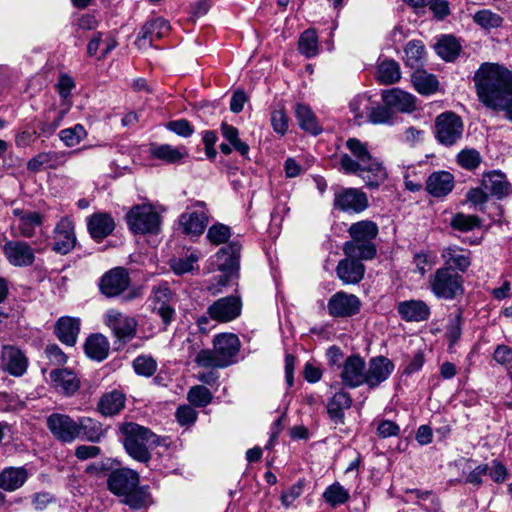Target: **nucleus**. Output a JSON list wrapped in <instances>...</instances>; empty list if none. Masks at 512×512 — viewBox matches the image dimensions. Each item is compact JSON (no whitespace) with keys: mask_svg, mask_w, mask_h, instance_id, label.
I'll return each mask as SVG.
<instances>
[{"mask_svg":"<svg viewBox=\"0 0 512 512\" xmlns=\"http://www.w3.org/2000/svg\"><path fill=\"white\" fill-rule=\"evenodd\" d=\"M453 229L461 232H468L480 226V220L477 216L457 213L453 215L450 221Z\"/></svg>","mask_w":512,"mask_h":512,"instance_id":"54","label":"nucleus"},{"mask_svg":"<svg viewBox=\"0 0 512 512\" xmlns=\"http://www.w3.org/2000/svg\"><path fill=\"white\" fill-rule=\"evenodd\" d=\"M304 489V484L302 481H298L293 484L290 488L282 492L281 495V503L285 508H289L293 505L296 499H298Z\"/></svg>","mask_w":512,"mask_h":512,"instance_id":"61","label":"nucleus"},{"mask_svg":"<svg viewBox=\"0 0 512 512\" xmlns=\"http://www.w3.org/2000/svg\"><path fill=\"white\" fill-rule=\"evenodd\" d=\"M405 63L407 66L419 69L424 64L425 46L420 40L409 41L405 47Z\"/></svg>","mask_w":512,"mask_h":512,"instance_id":"44","label":"nucleus"},{"mask_svg":"<svg viewBox=\"0 0 512 512\" xmlns=\"http://www.w3.org/2000/svg\"><path fill=\"white\" fill-rule=\"evenodd\" d=\"M377 80L384 85L394 84L401 78L399 64L395 60H384L377 67Z\"/></svg>","mask_w":512,"mask_h":512,"instance_id":"43","label":"nucleus"},{"mask_svg":"<svg viewBox=\"0 0 512 512\" xmlns=\"http://www.w3.org/2000/svg\"><path fill=\"white\" fill-rule=\"evenodd\" d=\"M366 362L359 355H351L346 358L340 374L342 383L349 388H357L365 385Z\"/></svg>","mask_w":512,"mask_h":512,"instance_id":"15","label":"nucleus"},{"mask_svg":"<svg viewBox=\"0 0 512 512\" xmlns=\"http://www.w3.org/2000/svg\"><path fill=\"white\" fill-rule=\"evenodd\" d=\"M126 221L134 234L157 233L161 225V217L151 204L133 206L126 215Z\"/></svg>","mask_w":512,"mask_h":512,"instance_id":"6","label":"nucleus"},{"mask_svg":"<svg viewBox=\"0 0 512 512\" xmlns=\"http://www.w3.org/2000/svg\"><path fill=\"white\" fill-rule=\"evenodd\" d=\"M74 222L69 217H63L54 230L53 250L60 254L69 253L76 245Z\"/></svg>","mask_w":512,"mask_h":512,"instance_id":"19","label":"nucleus"},{"mask_svg":"<svg viewBox=\"0 0 512 512\" xmlns=\"http://www.w3.org/2000/svg\"><path fill=\"white\" fill-rule=\"evenodd\" d=\"M170 31L169 23L163 18H155L147 21L141 28L135 44L140 49H146L153 45L155 40L166 36Z\"/></svg>","mask_w":512,"mask_h":512,"instance_id":"18","label":"nucleus"},{"mask_svg":"<svg viewBox=\"0 0 512 512\" xmlns=\"http://www.w3.org/2000/svg\"><path fill=\"white\" fill-rule=\"evenodd\" d=\"M242 301L237 295H230L213 302L207 309L209 316L218 322L227 323L241 314Z\"/></svg>","mask_w":512,"mask_h":512,"instance_id":"13","label":"nucleus"},{"mask_svg":"<svg viewBox=\"0 0 512 512\" xmlns=\"http://www.w3.org/2000/svg\"><path fill=\"white\" fill-rule=\"evenodd\" d=\"M151 155L167 163L176 164L188 157V150L185 146L174 147L170 144H162L153 147L151 149Z\"/></svg>","mask_w":512,"mask_h":512,"instance_id":"40","label":"nucleus"},{"mask_svg":"<svg viewBox=\"0 0 512 512\" xmlns=\"http://www.w3.org/2000/svg\"><path fill=\"white\" fill-rule=\"evenodd\" d=\"M428 288L437 299L453 300L463 292V277L450 267H440L429 276Z\"/></svg>","mask_w":512,"mask_h":512,"instance_id":"5","label":"nucleus"},{"mask_svg":"<svg viewBox=\"0 0 512 512\" xmlns=\"http://www.w3.org/2000/svg\"><path fill=\"white\" fill-rule=\"evenodd\" d=\"M345 256L358 257L361 260H371L376 256L377 248L374 242L363 239H350L343 245Z\"/></svg>","mask_w":512,"mask_h":512,"instance_id":"37","label":"nucleus"},{"mask_svg":"<svg viewBox=\"0 0 512 512\" xmlns=\"http://www.w3.org/2000/svg\"><path fill=\"white\" fill-rule=\"evenodd\" d=\"M361 308L360 299L345 291H338L333 294L327 303L328 313L335 318L351 317L359 313Z\"/></svg>","mask_w":512,"mask_h":512,"instance_id":"12","label":"nucleus"},{"mask_svg":"<svg viewBox=\"0 0 512 512\" xmlns=\"http://www.w3.org/2000/svg\"><path fill=\"white\" fill-rule=\"evenodd\" d=\"M235 273L220 271V274L213 276L207 283L206 289L211 295H217L223 292V288L230 285Z\"/></svg>","mask_w":512,"mask_h":512,"instance_id":"55","label":"nucleus"},{"mask_svg":"<svg viewBox=\"0 0 512 512\" xmlns=\"http://www.w3.org/2000/svg\"><path fill=\"white\" fill-rule=\"evenodd\" d=\"M481 186L488 192L491 197L498 200L512 194L511 184L508 182L504 173L500 171L486 172L482 176Z\"/></svg>","mask_w":512,"mask_h":512,"instance_id":"24","label":"nucleus"},{"mask_svg":"<svg viewBox=\"0 0 512 512\" xmlns=\"http://www.w3.org/2000/svg\"><path fill=\"white\" fill-rule=\"evenodd\" d=\"M240 349L239 338L233 333L214 337L213 349H202L195 356V363L203 368H225L236 361Z\"/></svg>","mask_w":512,"mask_h":512,"instance_id":"3","label":"nucleus"},{"mask_svg":"<svg viewBox=\"0 0 512 512\" xmlns=\"http://www.w3.org/2000/svg\"><path fill=\"white\" fill-rule=\"evenodd\" d=\"M473 20L478 26L486 30L498 28L503 23V18L489 9L477 11L473 15Z\"/></svg>","mask_w":512,"mask_h":512,"instance_id":"49","label":"nucleus"},{"mask_svg":"<svg viewBox=\"0 0 512 512\" xmlns=\"http://www.w3.org/2000/svg\"><path fill=\"white\" fill-rule=\"evenodd\" d=\"M362 261L358 257L346 256L338 262L336 274L343 284H358L364 278L365 266Z\"/></svg>","mask_w":512,"mask_h":512,"instance_id":"21","label":"nucleus"},{"mask_svg":"<svg viewBox=\"0 0 512 512\" xmlns=\"http://www.w3.org/2000/svg\"><path fill=\"white\" fill-rule=\"evenodd\" d=\"M13 213L19 218L18 228L24 237L33 236L35 229L42 223V216L38 212H23L15 209Z\"/></svg>","mask_w":512,"mask_h":512,"instance_id":"42","label":"nucleus"},{"mask_svg":"<svg viewBox=\"0 0 512 512\" xmlns=\"http://www.w3.org/2000/svg\"><path fill=\"white\" fill-rule=\"evenodd\" d=\"M130 284L128 272L124 268H114L107 272L101 279V292L114 297L125 291Z\"/></svg>","mask_w":512,"mask_h":512,"instance_id":"22","label":"nucleus"},{"mask_svg":"<svg viewBox=\"0 0 512 512\" xmlns=\"http://www.w3.org/2000/svg\"><path fill=\"white\" fill-rule=\"evenodd\" d=\"M271 124L274 131L281 136L288 130V117L283 109L274 110L271 114Z\"/></svg>","mask_w":512,"mask_h":512,"instance_id":"63","label":"nucleus"},{"mask_svg":"<svg viewBox=\"0 0 512 512\" xmlns=\"http://www.w3.org/2000/svg\"><path fill=\"white\" fill-rule=\"evenodd\" d=\"M50 379L55 389L66 396L75 394L80 388L79 377L74 371L67 368L52 370Z\"/></svg>","mask_w":512,"mask_h":512,"instance_id":"27","label":"nucleus"},{"mask_svg":"<svg viewBox=\"0 0 512 512\" xmlns=\"http://www.w3.org/2000/svg\"><path fill=\"white\" fill-rule=\"evenodd\" d=\"M103 321L119 340L129 341L136 335L137 321L135 318L125 315L118 310H108L104 314Z\"/></svg>","mask_w":512,"mask_h":512,"instance_id":"10","label":"nucleus"},{"mask_svg":"<svg viewBox=\"0 0 512 512\" xmlns=\"http://www.w3.org/2000/svg\"><path fill=\"white\" fill-rule=\"evenodd\" d=\"M397 312L401 319L406 322L426 321L431 314L430 307L426 302L419 299L401 301L397 305Z\"/></svg>","mask_w":512,"mask_h":512,"instance_id":"26","label":"nucleus"},{"mask_svg":"<svg viewBox=\"0 0 512 512\" xmlns=\"http://www.w3.org/2000/svg\"><path fill=\"white\" fill-rule=\"evenodd\" d=\"M198 261V256L194 253L184 257V258H176L171 260V268L172 270L178 274L182 275L188 272H191L194 268V264Z\"/></svg>","mask_w":512,"mask_h":512,"instance_id":"60","label":"nucleus"},{"mask_svg":"<svg viewBox=\"0 0 512 512\" xmlns=\"http://www.w3.org/2000/svg\"><path fill=\"white\" fill-rule=\"evenodd\" d=\"M461 46L451 35L442 36L435 45L436 53L446 61H453L460 52Z\"/></svg>","mask_w":512,"mask_h":512,"instance_id":"45","label":"nucleus"},{"mask_svg":"<svg viewBox=\"0 0 512 512\" xmlns=\"http://www.w3.org/2000/svg\"><path fill=\"white\" fill-rule=\"evenodd\" d=\"M119 431L127 454L138 462L148 463L151 460L150 449L159 443L157 435L134 422L120 424Z\"/></svg>","mask_w":512,"mask_h":512,"instance_id":"4","label":"nucleus"},{"mask_svg":"<svg viewBox=\"0 0 512 512\" xmlns=\"http://www.w3.org/2000/svg\"><path fill=\"white\" fill-rule=\"evenodd\" d=\"M382 100L390 109L400 112L415 110V97L401 89L393 88L382 92Z\"/></svg>","mask_w":512,"mask_h":512,"instance_id":"29","label":"nucleus"},{"mask_svg":"<svg viewBox=\"0 0 512 512\" xmlns=\"http://www.w3.org/2000/svg\"><path fill=\"white\" fill-rule=\"evenodd\" d=\"M212 393L208 388L202 385H196L190 388L187 394L188 401L196 407H205L212 401Z\"/></svg>","mask_w":512,"mask_h":512,"instance_id":"53","label":"nucleus"},{"mask_svg":"<svg viewBox=\"0 0 512 512\" xmlns=\"http://www.w3.org/2000/svg\"><path fill=\"white\" fill-rule=\"evenodd\" d=\"M441 257L445 264L443 267H450L453 271L465 272L471 265V252L457 245L443 248Z\"/></svg>","mask_w":512,"mask_h":512,"instance_id":"28","label":"nucleus"},{"mask_svg":"<svg viewBox=\"0 0 512 512\" xmlns=\"http://www.w3.org/2000/svg\"><path fill=\"white\" fill-rule=\"evenodd\" d=\"M152 311L157 313L167 327L175 317L176 297L169 286L164 283L154 287L150 296Z\"/></svg>","mask_w":512,"mask_h":512,"instance_id":"8","label":"nucleus"},{"mask_svg":"<svg viewBox=\"0 0 512 512\" xmlns=\"http://www.w3.org/2000/svg\"><path fill=\"white\" fill-rule=\"evenodd\" d=\"M206 237L214 245L224 244L231 237V229L227 225L217 223L208 229Z\"/></svg>","mask_w":512,"mask_h":512,"instance_id":"57","label":"nucleus"},{"mask_svg":"<svg viewBox=\"0 0 512 512\" xmlns=\"http://www.w3.org/2000/svg\"><path fill=\"white\" fill-rule=\"evenodd\" d=\"M139 475L127 468L112 471L107 479L108 489L115 495L124 496L137 488Z\"/></svg>","mask_w":512,"mask_h":512,"instance_id":"16","label":"nucleus"},{"mask_svg":"<svg viewBox=\"0 0 512 512\" xmlns=\"http://www.w3.org/2000/svg\"><path fill=\"white\" fill-rule=\"evenodd\" d=\"M115 229L114 219L107 213H95L88 220V230L91 237L101 241Z\"/></svg>","mask_w":512,"mask_h":512,"instance_id":"33","label":"nucleus"},{"mask_svg":"<svg viewBox=\"0 0 512 512\" xmlns=\"http://www.w3.org/2000/svg\"><path fill=\"white\" fill-rule=\"evenodd\" d=\"M125 407V395L117 390L105 393L101 396L97 409L104 416H114Z\"/></svg>","mask_w":512,"mask_h":512,"instance_id":"38","label":"nucleus"},{"mask_svg":"<svg viewBox=\"0 0 512 512\" xmlns=\"http://www.w3.org/2000/svg\"><path fill=\"white\" fill-rule=\"evenodd\" d=\"M352 405V398L349 393L339 391L328 401L327 413L334 424H344L345 413Z\"/></svg>","mask_w":512,"mask_h":512,"instance_id":"34","label":"nucleus"},{"mask_svg":"<svg viewBox=\"0 0 512 512\" xmlns=\"http://www.w3.org/2000/svg\"><path fill=\"white\" fill-rule=\"evenodd\" d=\"M298 50L306 58H312L318 54V36L314 29H307L301 34Z\"/></svg>","mask_w":512,"mask_h":512,"instance_id":"46","label":"nucleus"},{"mask_svg":"<svg viewBox=\"0 0 512 512\" xmlns=\"http://www.w3.org/2000/svg\"><path fill=\"white\" fill-rule=\"evenodd\" d=\"M473 82L479 102L488 109L496 110L512 98V71L505 66L482 63Z\"/></svg>","mask_w":512,"mask_h":512,"instance_id":"2","label":"nucleus"},{"mask_svg":"<svg viewBox=\"0 0 512 512\" xmlns=\"http://www.w3.org/2000/svg\"><path fill=\"white\" fill-rule=\"evenodd\" d=\"M241 246L236 242H231L222 247L215 255L213 262L218 271H228L234 273L240 254Z\"/></svg>","mask_w":512,"mask_h":512,"instance_id":"32","label":"nucleus"},{"mask_svg":"<svg viewBox=\"0 0 512 512\" xmlns=\"http://www.w3.org/2000/svg\"><path fill=\"white\" fill-rule=\"evenodd\" d=\"M393 111L388 106H376L371 108L368 118L373 124H392Z\"/></svg>","mask_w":512,"mask_h":512,"instance_id":"59","label":"nucleus"},{"mask_svg":"<svg viewBox=\"0 0 512 512\" xmlns=\"http://www.w3.org/2000/svg\"><path fill=\"white\" fill-rule=\"evenodd\" d=\"M294 113L299 127L307 133L314 136L322 132V127L319 124L317 117L312 109L302 103H297L294 107Z\"/></svg>","mask_w":512,"mask_h":512,"instance_id":"35","label":"nucleus"},{"mask_svg":"<svg viewBox=\"0 0 512 512\" xmlns=\"http://www.w3.org/2000/svg\"><path fill=\"white\" fill-rule=\"evenodd\" d=\"M463 121L454 112H444L436 117L435 137L445 146L454 145L463 135Z\"/></svg>","mask_w":512,"mask_h":512,"instance_id":"7","label":"nucleus"},{"mask_svg":"<svg viewBox=\"0 0 512 512\" xmlns=\"http://www.w3.org/2000/svg\"><path fill=\"white\" fill-rule=\"evenodd\" d=\"M346 147L351 155L343 153L339 156L340 172L358 176L369 189H378L384 184L388 178L387 169L383 162L371 155L366 143L357 138H349Z\"/></svg>","mask_w":512,"mask_h":512,"instance_id":"1","label":"nucleus"},{"mask_svg":"<svg viewBox=\"0 0 512 512\" xmlns=\"http://www.w3.org/2000/svg\"><path fill=\"white\" fill-rule=\"evenodd\" d=\"M47 428L60 442L72 443L78 438L77 420L62 413H52L47 417Z\"/></svg>","mask_w":512,"mask_h":512,"instance_id":"11","label":"nucleus"},{"mask_svg":"<svg viewBox=\"0 0 512 512\" xmlns=\"http://www.w3.org/2000/svg\"><path fill=\"white\" fill-rule=\"evenodd\" d=\"M347 232L352 239H363L374 242L379 233V228L378 225L372 220H361L352 223Z\"/></svg>","mask_w":512,"mask_h":512,"instance_id":"41","label":"nucleus"},{"mask_svg":"<svg viewBox=\"0 0 512 512\" xmlns=\"http://www.w3.org/2000/svg\"><path fill=\"white\" fill-rule=\"evenodd\" d=\"M133 368L138 375L150 377L155 373L157 363L151 356L141 355L133 361Z\"/></svg>","mask_w":512,"mask_h":512,"instance_id":"58","label":"nucleus"},{"mask_svg":"<svg viewBox=\"0 0 512 512\" xmlns=\"http://www.w3.org/2000/svg\"><path fill=\"white\" fill-rule=\"evenodd\" d=\"M456 160L459 166L472 171L480 166L482 157L476 149L466 148L457 154Z\"/></svg>","mask_w":512,"mask_h":512,"instance_id":"52","label":"nucleus"},{"mask_svg":"<svg viewBox=\"0 0 512 512\" xmlns=\"http://www.w3.org/2000/svg\"><path fill=\"white\" fill-rule=\"evenodd\" d=\"M167 128L181 137H189L194 133V128L186 119L170 121Z\"/></svg>","mask_w":512,"mask_h":512,"instance_id":"64","label":"nucleus"},{"mask_svg":"<svg viewBox=\"0 0 512 512\" xmlns=\"http://www.w3.org/2000/svg\"><path fill=\"white\" fill-rule=\"evenodd\" d=\"M0 366L11 375L21 376L27 369V359L21 350L6 345L2 348Z\"/></svg>","mask_w":512,"mask_h":512,"instance_id":"25","label":"nucleus"},{"mask_svg":"<svg viewBox=\"0 0 512 512\" xmlns=\"http://www.w3.org/2000/svg\"><path fill=\"white\" fill-rule=\"evenodd\" d=\"M221 132L223 137L227 139L234 149L240 152L241 155H246L248 153L249 147L239 139L238 130L235 127L227 123H222Z\"/></svg>","mask_w":512,"mask_h":512,"instance_id":"56","label":"nucleus"},{"mask_svg":"<svg viewBox=\"0 0 512 512\" xmlns=\"http://www.w3.org/2000/svg\"><path fill=\"white\" fill-rule=\"evenodd\" d=\"M79 331L80 321L77 318L61 317L56 323L55 332L58 339L68 346L75 345Z\"/></svg>","mask_w":512,"mask_h":512,"instance_id":"36","label":"nucleus"},{"mask_svg":"<svg viewBox=\"0 0 512 512\" xmlns=\"http://www.w3.org/2000/svg\"><path fill=\"white\" fill-rule=\"evenodd\" d=\"M58 135L66 147H74L87 137V131L83 125L76 124L61 130Z\"/></svg>","mask_w":512,"mask_h":512,"instance_id":"50","label":"nucleus"},{"mask_svg":"<svg viewBox=\"0 0 512 512\" xmlns=\"http://www.w3.org/2000/svg\"><path fill=\"white\" fill-rule=\"evenodd\" d=\"M412 81L415 89L421 94H430L437 89L438 81L430 74L416 69L412 74Z\"/></svg>","mask_w":512,"mask_h":512,"instance_id":"48","label":"nucleus"},{"mask_svg":"<svg viewBox=\"0 0 512 512\" xmlns=\"http://www.w3.org/2000/svg\"><path fill=\"white\" fill-rule=\"evenodd\" d=\"M349 492L339 482L329 485L323 492V499L331 507H337L349 500Z\"/></svg>","mask_w":512,"mask_h":512,"instance_id":"47","label":"nucleus"},{"mask_svg":"<svg viewBox=\"0 0 512 512\" xmlns=\"http://www.w3.org/2000/svg\"><path fill=\"white\" fill-rule=\"evenodd\" d=\"M455 186L452 173L444 170L431 173L425 182V189L431 196L442 198L450 194Z\"/></svg>","mask_w":512,"mask_h":512,"instance_id":"23","label":"nucleus"},{"mask_svg":"<svg viewBox=\"0 0 512 512\" xmlns=\"http://www.w3.org/2000/svg\"><path fill=\"white\" fill-rule=\"evenodd\" d=\"M394 363L385 356L372 357L366 366L365 385L369 389L377 388L385 382L394 371Z\"/></svg>","mask_w":512,"mask_h":512,"instance_id":"14","label":"nucleus"},{"mask_svg":"<svg viewBox=\"0 0 512 512\" xmlns=\"http://www.w3.org/2000/svg\"><path fill=\"white\" fill-rule=\"evenodd\" d=\"M77 430L78 438L82 437L91 443H99L107 433V429L100 421L88 416L78 417Z\"/></svg>","mask_w":512,"mask_h":512,"instance_id":"31","label":"nucleus"},{"mask_svg":"<svg viewBox=\"0 0 512 512\" xmlns=\"http://www.w3.org/2000/svg\"><path fill=\"white\" fill-rule=\"evenodd\" d=\"M84 349L90 359L103 361L109 354L110 344L102 334H94L86 340Z\"/></svg>","mask_w":512,"mask_h":512,"instance_id":"39","label":"nucleus"},{"mask_svg":"<svg viewBox=\"0 0 512 512\" xmlns=\"http://www.w3.org/2000/svg\"><path fill=\"white\" fill-rule=\"evenodd\" d=\"M57 160L58 154L56 152H41L28 161L27 169L37 172L43 168H53Z\"/></svg>","mask_w":512,"mask_h":512,"instance_id":"51","label":"nucleus"},{"mask_svg":"<svg viewBox=\"0 0 512 512\" xmlns=\"http://www.w3.org/2000/svg\"><path fill=\"white\" fill-rule=\"evenodd\" d=\"M333 207L344 213L359 214L369 207L368 196L359 188H342L334 194Z\"/></svg>","mask_w":512,"mask_h":512,"instance_id":"9","label":"nucleus"},{"mask_svg":"<svg viewBox=\"0 0 512 512\" xmlns=\"http://www.w3.org/2000/svg\"><path fill=\"white\" fill-rule=\"evenodd\" d=\"M3 253L8 262L16 267L30 266L35 260L34 250L22 241H8L3 246Z\"/></svg>","mask_w":512,"mask_h":512,"instance_id":"20","label":"nucleus"},{"mask_svg":"<svg viewBox=\"0 0 512 512\" xmlns=\"http://www.w3.org/2000/svg\"><path fill=\"white\" fill-rule=\"evenodd\" d=\"M124 496L125 504L129 505L133 509H140L146 506L149 502L148 494L142 490H137L136 488Z\"/></svg>","mask_w":512,"mask_h":512,"instance_id":"62","label":"nucleus"},{"mask_svg":"<svg viewBox=\"0 0 512 512\" xmlns=\"http://www.w3.org/2000/svg\"><path fill=\"white\" fill-rule=\"evenodd\" d=\"M207 222L208 217L203 202L195 203L192 209L183 213L179 219L180 226L183 228L184 233L194 236H199L204 232Z\"/></svg>","mask_w":512,"mask_h":512,"instance_id":"17","label":"nucleus"},{"mask_svg":"<svg viewBox=\"0 0 512 512\" xmlns=\"http://www.w3.org/2000/svg\"><path fill=\"white\" fill-rule=\"evenodd\" d=\"M29 478L26 467H5L0 472V489L6 492H14L20 489Z\"/></svg>","mask_w":512,"mask_h":512,"instance_id":"30","label":"nucleus"}]
</instances>
